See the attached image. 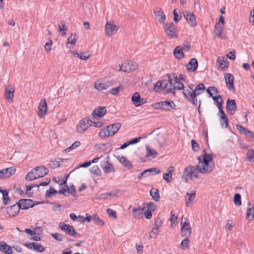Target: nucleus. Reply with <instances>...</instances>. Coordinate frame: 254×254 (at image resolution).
<instances>
[{"label": "nucleus", "instance_id": "nucleus-1", "mask_svg": "<svg viewBox=\"0 0 254 254\" xmlns=\"http://www.w3.org/2000/svg\"><path fill=\"white\" fill-rule=\"evenodd\" d=\"M122 126L121 123H115L110 124L103 128L99 133V136L105 139L114 135L120 129Z\"/></svg>", "mask_w": 254, "mask_h": 254}, {"label": "nucleus", "instance_id": "nucleus-2", "mask_svg": "<svg viewBox=\"0 0 254 254\" xmlns=\"http://www.w3.org/2000/svg\"><path fill=\"white\" fill-rule=\"evenodd\" d=\"M199 173H200V166L199 165L195 166L190 165L185 168L182 177L185 182L187 183L189 177H190L191 180H193V178H198Z\"/></svg>", "mask_w": 254, "mask_h": 254}, {"label": "nucleus", "instance_id": "nucleus-3", "mask_svg": "<svg viewBox=\"0 0 254 254\" xmlns=\"http://www.w3.org/2000/svg\"><path fill=\"white\" fill-rule=\"evenodd\" d=\"M163 26L164 31L168 37L170 38H178V30L173 22L163 23Z\"/></svg>", "mask_w": 254, "mask_h": 254}, {"label": "nucleus", "instance_id": "nucleus-4", "mask_svg": "<svg viewBox=\"0 0 254 254\" xmlns=\"http://www.w3.org/2000/svg\"><path fill=\"white\" fill-rule=\"evenodd\" d=\"M92 121L91 119L87 118H83L78 123L76 126V130L77 132L83 133L92 125Z\"/></svg>", "mask_w": 254, "mask_h": 254}, {"label": "nucleus", "instance_id": "nucleus-5", "mask_svg": "<svg viewBox=\"0 0 254 254\" xmlns=\"http://www.w3.org/2000/svg\"><path fill=\"white\" fill-rule=\"evenodd\" d=\"M40 203V202H37L36 203L30 199H20L17 202V204L20 205V208L22 210H26L29 208L33 207L36 204Z\"/></svg>", "mask_w": 254, "mask_h": 254}, {"label": "nucleus", "instance_id": "nucleus-6", "mask_svg": "<svg viewBox=\"0 0 254 254\" xmlns=\"http://www.w3.org/2000/svg\"><path fill=\"white\" fill-rule=\"evenodd\" d=\"M183 93L186 99L188 102L191 103L194 106H196L197 105V96L198 95L191 92V91L188 89L184 90L183 92Z\"/></svg>", "mask_w": 254, "mask_h": 254}, {"label": "nucleus", "instance_id": "nucleus-7", "mask_svg": "<svg viewBox=\"0 0 254 254\" xmlns=\"http://www.w3.org/2000/svg\"><path fill=\"white\" fill-rule=\"evenodd\" d=\"M20 209H21L20 205H18L16 203L11 206L6 208V214L8 215V217H14L19 214Z\"/></svg>", "mask_w": 254, "mask_h": 254}, {"label": "nucleus", "instance_id": "nucleus-8", "mask_svg": "<svg viewBox=\"0 0 254 254\" xmlns=\"http://www.w3.org/2000/svg\"><path fill=\"white\" fill-rule=\"evenodd\" d=\"M183 14L191 27H194L196 25V17L193 13H190V11H185L183 12Z\"/></svg>", "mask_w": 254, "mask_h": 254}, {"label": "nucleus", "instance_id": "nucleus-9", "mask_svg": "<svg viewBox=\"0 0 254 254\" xmlns=\"http://www.w3.org/2000/svg\"><path fill=\"white\" fill-rule=\"evenodd\" d=\"M226 87L230 91H233L235 89L234 86V77L231 73H227L224 75Z\"/></svg>", "mask_w": 254, "mask_h": 254}, {"label": "nucleus", "instance_id": "nucleus-10", "mask_svg": "<svg viewBox=\"0 0 254 254\" xmlns=\"http://www.w3.org/2000/svg\"><path fill=\"white\" fill-rule=\"evenodd\" d=\"M199 164H202L203 167L200 166V173L202 174H206L211 173L214 168V164L212 163L211 165V162H201V160L199 159Z\"/></svg>", "mask_w": 254, "mask_h": 254}, {"label": "nucleus", "instance_id": "nucleus-11", "mask_svg": "<svg viewBox=\"0 0 254 254\" xmlns=\"http://www.w3.org/2000/svg\"><path fill=\"white\" fill-rule=\"evenodd\" d=\"M16 169L14 167H8L0 170V179L8 178L15 173Z\"/></svg>", "mask_w": 254, "mask_h": 254}, {"label": "nucleus", "instance_id": "nucleus-12", "mask_svg": "<svg viewBox=\"0 0 254 254\" xmlns=\"http://www.w3.org/2000/svg\"><path fill=\"white\" fill-rule=\"evenodd\" d=\"M226 108L230 115H234L237 110V104L235 100L228 98L226 102Z\"/></svg>", "mask_w": 254, "mask_h": 254}, {"label": "nucleus", "instance_id": "nucleus-13", "mask_svg": "<svg viewBox=\"0 0 254 254\" xmlns=\"http://www.w3.org/2000/svg\"><path fill=\"white\" fill-rule=\"evenodd\" d=\"M38 111L37 115L40 118L44 117L46 114L47 111V104L46 100L43 99L41 100L38 105Z\"/></svg>", "mask_w": 254, "mask_h": 254}, {"label": "nucleus", "instance_id": "nucleus-14", "mask_svg": "<svg viewBox=\"0 0 254 254\" xmlns=\"http://www.w3.org/2000/svg\"><path fill=\"white\" fill-rule=\"evenodd\" d=\"M25 246L28 249L39 253H43L46 250L45 248L41 244L35 242L25 244Z\"/></svg>", "mask_w": 254, "mask_h": 254}, {"label": "nucleus", "instance_id": "nucleus-15", "mask_svg": "<svg viewBox=\"0 0 254 254\" xmlns=\"http://www.w3.org/2000/svg\"><path fill=\"white\" fill-rule=\"evenodd\" d=\"M131 102L135 107H138L144 104L146 101L143 98L140 97L138 92H135L131 97Z\"/></svg>", "mask_w": 254, "mask_h": 254}, {"label": "nucleus", "instance_id": "nucleus-16", "mask_svg": "<svg viewBox=\"0 0 254 254\" xmlns=\"http://www.w3.org/2000/svg\"><path fill=\"white\" fill-rule=\"evenodd\" d=\"M14 89L11 85H8L6 86L4 96L5 99L7 101L9 102L12 101L14 97Z\"/></svg>", "mask_w": 254, "mask_h": 254}, {"label": "nucleus", "instance_id": "nucleus-17", "mask_svg": "<svg viewBox=\"0 0 254 254\" xmlns=\"http://www.w3.org/2000/svg\"><path fill=\"white\" fill-rule=\"evenodd\" d=\"M167 79H162L159 80L154 86L153 90L155 92H157L159 90H164L168 86Z\"/></svg>", "mask_w": 254, "mask_h": 254}, {"label": "nucleus", "instance_id": "nucleus-18", "mask_svg": "<svg viewBox=\"0 0 254 254\" xmlns=\"http://www.w3.org/2000/svg\"><path fill=\"white\" fill-rule=\"evenodd\" d=\"M36 172L38 178H42L47 175L49 171L48 169L44 166H39L34 168Z\"/></svg>", "mask_w": 254, "mask_h": 254}, {"label": "nucleus", "instance_id": "nucleus-19", "mask_svg": "<svg viewBox=\"0 0 254 254\" xmlns=\"http://www.w3.org/2000/svg\"><path fill=\"white\" fill-rule=\"evenodd\" d=\"M198 64L195 58L190 59L187 65V70L190 72L195 71L198 67Z\"/></svg>", "mask_w": 254, "mask_h": 254}, {"label": "nucleus", "instance_id": "nucleus-20", "mask_svg": "<svg viewBox=\"0 0 254 254\" xmlns=\"http://www.w3.org/2000/svg\"><path fill=\"white\" fill-rule=\"evenodd\" d=\"M118 28L116 25L107 22L105 27L106 34L109 37L111 36L118 30Z\"/></svg>", "mask_w": 254, "mask_h": 254}, {"label": "nucleus", "instance_id": "nucleus-21", "mask_svg": "<svg viewBox=\"0 0 254 254\" xmlns=\"http://www.w3.org/2000/svg\"><path fill=\"white\" fill-rule=\"evenodd\" d=\"M153 172H155V173L153 174L152 175L158 174L160 173V170L159 169H157L156 168H151L146 169V170H144L143 171L141 172L138 175L137 178L139 180H141L143 177H146L149 175L148 174H147V173H151Z\"/></svg>", "mask_w": 254, "mask_h": 254}, {"label": "nucleus", "instance_id": "nucleus-22", "mask_svg": "<svg viewBox=\"0 0 254 254\" xmlns=\"http://www.w3.org/2000/svg\"><path fill=\"white\" fill-rule=\"evenodd\" d=\"M161 110L164 111H170L172 109H174L175 105L172 100L164 101L161 102Z\"/></svg>", "mask_w": 254, "mask_h": 254}, {"label": "nucleus", "instance_id": "nucleus-23", "mask_svg": "<svg viewBox=\"0 0 254 254\" xmlns=\"http://www.w3.org/2000/svg\"><path fill=\"white\" fill-rule=\"evenodd\" d=\"M236 127L241 134H244L251 138H254V133L253 131L249 130L247 128L244 127L242 125L239 124L237 125Z\"/></svg>", "mask_w": 254, "mask_h": 254}, {"label": "nucleus", "instance_id": "nucleus-24", "mask_svg": "<svg viewBox=\"0 0 254 254\" xmlns=\"http://www.w3.org/2000/svg\"><path fill=\"white\" fill-rule=\"evenodd\" d=\"M118 161L121 163L124 167L127 168L128 169H131L133 166L131 162L127 159L126 157L124 156L117 157Z\"/></svg>", "mask_w": 254, "mask_h": 254}, {"label": "nucleus", "instance_id": "nucleus-25", "mask_svg": "<svg viewBox=\"0 0 254 254\" xmlns=\"http://www.w3.org/2000/svg\"><path fill=\"white\" fill-rule=\"evenodd\" d=\"M0 251L5 254H12L13 253L12 248L4 242H0Z\"/></svg>", "mask_w": 254, "mask_h": 254}, {"label": "nucleus", "instance_id": "nucleus-26", "mask_svg": "<svg viewBox=\"0 0 254 254\" xmlns=\"http://www.w3.org/2000/svg\"><path fill=\"white\" fill-rule=\"evenodd\" d=\"M107 110L105 107H100L97 109L94 110L92 113V115H95L99 118L103 117L106 113Z\"/></svg>", "mask_w": 254, "mask_h": 254}, {"label": "nucleus", "instance_id": "nucleus-27", "mask_svg": "<svg viewBox=\"0 0 254 254\" xmlns=\"http://www.w3.org/2000/svg\"><path fill=\"white\" fill-rule=\"evenodd\" d=\"M101 167L105 173H109L111 172L115 171L112 164L108 161L104 162L101 164Z\"/></svg>", "mask_w": 254, "mask_h": 254}, {"label": "nucleus", "instance_id": "nucleus-28", "mask_svg": "<svg viewBox=\"0 0 254 254\" xmlns=\"http://www.w3.org/2000/svg\"><path fill=\"white\" fill-rule=\"evenodd\" d=\"M59 227L62 231L65 232L66 234L70 235L73 226L61 222L59 224Z\"/></svg>", "mask_w": 254, "mask_h": 254}, {"label": "nucleus", "instance_id": "nucleus-29", "mask_svg": "<svg viewBox=\"0 0 254 254\" xmlns=\"http://www.w3.org/2000/svg\"><path fill=\"white\" fill-rule=\"evenodd\" d=\"M174 171V167L171 166L167 170L168 173L163 174V179L165 180L167 183H169L171 182L172 179V173Z\"/></svg>", "mask_w": 254, "mask_h": 254}, {"label": "nucleus", "instance_id": "nucleus-30", "mask_svg": "<svg viewBox=\"0 0 254 254\" xmlns=\"http://www.w3.org/2000/svg\"><path fill=\"white\" fill-rule=\"evenodd\" d=\"M223 30L224 27L222 26L215 25L214 31L213 32L214 37H218L221 39H225V38L222 36Z\"/></svg>", "mask_w": 254, "mask_h": 254}, {"label": "nucleus", "instance_id": "nucleus-31", "mask_svg": "<svg viewBox=\"0 0 254 254\" xmlns=\"http://www.w3.org/2000/svg\"><path fill=\"white\" fill-rule=\"evenodd\" d=\"M154 14L156 18L160 23H164V21L166 19V16L164 13L163 10L161 8H160L159 10L158 11H154Z\"/></svg>", "mask_w": 254, "mask_h": 254}, {"label": "nucleus", "instance_id": "nucleus-32", "mask_svg": "<svg viewBox=\"0 0 254 254\" xmlns=\"http://www.w3.org/2000/svg\"><path fill=\"white\" fill-rule=\"evenodd\" d=\"M173 54L175 58L177 59H181L185 57V54L183 52V48L181 46H177L175 48Z\"/></svg>", "mask_w": 254, "mask_h": 254}, {"label": "nucleus", "instance_id": "nucleus-33", "mask_svg": "<svg viewBox=\"0 0 254 254\" xmlns=\"http://www.w3.org/2000/svg\"><path fill=\"white\" fill-rule=\"evenodd\" d=\"M248 207L247 208L246 213V218L251 220L254 219V208L253 206H252V204L249 202Z\"/></svg>", "mask_w": 254, "mask_h": 254}, {"label": "nucleus", "instance_id": "nucleus-34", "mask_svg": "<svg viewBox=\"0 0 254 254\" xmlns=\"http://www.w3.org/2000/svg\"><path fill=\"white\" fill-rule=\"evenodd\" d=\"M150 195L155 201L158 202L160 200V197L157 189L152 188L150 191Z\"/></svg>", "mask_w": 254, "mask_h": 254}, {"label": "nucleus", "instance_id": "nucleus-35", "mask_svg": "<svg viewBox=\"0 0 254 254\" xmlns=\"http://www.w3.org/2000/svg\"><path fill=\"white\" fill-rule=\"evenodd\" d=\"M146 157H151L152 158H155L158 154V153L156 150L150 148L148 145L146 146Z\"/></svg>", "mask_w": 254, "mask_h": 254}, {"label": "nucleus", "instance_id": "nucleus-36", "mask_svg": "<svg viewBox=\"0 0 254 254\" xmlns=\"http://www.w3.org/2000/svg\"><path fill=\"white\" fill-rule=\"evenodd\" d=\"M205 90V87L203 83H200L198 85H197L194 91H192V93L195 94L197 95H199L202 93L204 92Z\"/></svg>", "mask_w": 254, "mask_h": 254}, {"label": "nucleus", "instance_id": "nucleus-37", "mask_svg": "<svg viewBox=\"0 0 254 254\" xmlns=\"http://www.w3.org/2000/svg\"><path fill=\"white\" fill-rule=\"evenodd\" d=\"M217 62H219V68L222 71H225L228 68L229 62L227 59H224L219 61L217 60Z\"/></svg>", "mask_w": 254, "mask_h": 254}, {"label": "nucleus", "instance_id": "nucleus-38", "mask_svg": "<svg viewBox=\"0 0 254 254\" xmlns=\"http://www.w3.org/2000/svg\"><path fill=\"white\" fill-rule=\"evenodd\" d=\"M199 159L201 160V162H213V158L211 154H206L201 155L197 157V160L198 161Z\"/></svg>", "mask_w": 254, "mask_h": 254}, {"label": "nucleus", "instance_id": "nucleus-39", "mask_svg": "<svg viewBox=\"0 0 254 254\" xmlns=\"http://www.w3.org/2000/svg\"><path fill=\"white\" fill-rule=\"evenodd\" d=\"M25 179L28 181H31L38 179L36 172H35L34 169L27 174Z\"/></svg>", "mask_w": 254, "mask_h": 254}, {"label": "nucleus", "instance_id": "nucleus-40", "mask_svg": "<svg viewBox=\"0 0 254 254\" xmlns=\"http://www.w3.org/2000/svg\"><path fill=\"white\" fill-rule=\"evenodd\" d=\"M186 196H188V198L187 199L188 201H186V205L187 206H189L190 203L194 200L195 197V191L193 190L191 191L190 193L189 192H187Z\"/></svg>", "mask_w": 254, "mask_h": 254}, {"label": "nucleus", "instance_id": "nucleus-41", "mask_svg": "<svg viewBox=\"0 0 254 254\" xmlns=\"http://www.w3.org/2000/svg\"><path fill=\"white\" fill-rule=\"evenodd\" d=\"M109 87V85H108L106 83L96 82L95 84V88L99 91H102L103 90L106 89Z\"/></svg>", "mask_w": 254, "mask_h": 254}, {"label": "nucleus", "instance_id": "nucleus-42", "mask_svg": "<svg viewBox=\"0 0 254 254\" xmlns=\"http://www.w3.org/2000/svg\"><path fill=\"white\" fill-rule=\"evenodd\" d=\"M190 241L188 237H185L181 243V248L183 250H187L190 246Z\"/></svg>", "mask_w": 254, "mask_h": 254}, {"label": "nucleus", "instance_id": "nucleus-43", "mask_svg": "<svg viewBox=\"0 0 254 254\" xmlns=\"http://www.w3.org/2000/svg\"><path fill=\"white\" fill-rule=\"evenodd\" d=\"M182 236L183 237H190L191 234V228H185L184 229L181 228Z\"/></svg>", "mask_w": 254, "mask_h": 254}, {"label": "nucleus", "instance_id": "nucleus-44", "mask_svg": "<svg viewBox=\"0 0 254 254\" xmlns=\"http://www.w3.org/2000/svg\"><path fill=\"white\" fill-rule=\"evenodd\" d=\"M66 31L65 21L63 20L59 24V32L61 33L63 36H64L66 34Z\"/></svg>", "mask_w": 254, "mask_h": 254}, {"label": "nucleus", "instance_id": "nucleus-45", "mask_svg": "<svg viewBox=\"0 0 254 254\" xmlns=\"http://www.w3.org/2000/svg\"><path fill=\"white\" fill-rule=\"evenodd\" d=\"M93 221L99 226H103L105 225L104 221L101 219L97 214L93 215Z\"/></svg>", "mask_w": 254, "mask_h": 254}, {"label": "nucleus", "instance_id": "nucleus-46", "mask_svg": "<svg viewBox=\"0 0 254 254\" xmlns=\"http://www.w3.org/2000/svg\"><path fill=\"white\" fill-rule=\"evenodd\" d=\"M78 39L77 35L75 33H71L70 36L67 39V44L69 43L73 46L75 44L76 41Z\"/></svg>", "mask_w": 254, "mask_h": 254}, {"label": "nucleus", "instance_id": "nucleus-47", "mask_svg": "<svg viewBox=\"0 0 254 254\" xmlns=\"http://www.w3.org/2000/svg\"><path fill=\"white\" fill-rule=\"evenodd\" d=\"M173 75L174 78L175 79V83L178 84L177 86L174 85V89H176V90L184 89V90H185L184 89L185 86H184V84L181 81H177V76L175 75V74H173Z\"/></svg>", "mask_w": 254, "mask_h": 254}, {"label": "nucleus", "instance_id": "nucleus-48", "mask_svg": "<svg viewBox=\"0 0 254 254\" xmlns=\"http://www.w3.org/2000/svg\"><path fill=\"white\" fill-rule=\"evenodd\" d=\"M234 204L237 206H240L242 204L241 196L239 193L235 194L233 198Z\"/></svg>", "mask_w": 254, "mask_h": 254}, {"label": "nucleus", "instance_id": "nucleus-49", "mask_svg": "<svg viewBox=\"0 0 254 254\" xmlns=\"http://www.w3.org/2000/svg\"><path fill=\"white\" fill-rule=\"evenodd\" d=\"M159 232V228L158 227H154L150 233L149 236V238H156Z\"/></svg>", "mask_w": 254, "mask_h": 254}, {"label": "nucleus", "instance_id": "nucleus-50", "mask_svg": "<svg viewBox=\"0 0 254 254\" xmlns=\"http://www.w3.org/2000/svg\"><path fill=\"white\" fill-rule=\"evenodd\" d=\"M247 161L254 162V150L253 149L248 150L247 153Z\"/></svg>", "mask_w": 254, "mask_h": 254}, {"label": "nucleus", "instance_id": "nucleus-51", "mask_svg": "<svg viewBox=\"0 0 254 254\" xmlns=\"http://www.w3.org/2000/svg\"><path fill=\"white\" fill-rule=\"evenodd\" d=\"M2 202L4 205H7L9 204L10 201V198L8 195V191L7 190L6 192L4 193L2 195Z\"/></svg>", "mask_w": 254, "mask_h": 254}, {"label": "nucleus", "instance_id": "nucleus-52", "mask_svg": "<svg viewBox=\"0 0 254 254\" xmlns=\"http://www.w3.org/2000/svg\"><path fill=\"white\" fill-rule=\"evenodd\" d=\"M73 55H74V57H77L81 60L84 61L87 60L90 57V55H88V56H85L83 55V53H78L77 52L75 51L73 52Z\"/></svg>", "mask_w": 254, "mask_h": 254}, {"label": "nucleus", "instance_id": "nucleus-53", "mask_svg": "<svg viewBox=\"0 0 254 254\" xmlns=\"http://www.w3.org/2000/svg\"><path fill=\"white\" fill-rule=\"evenodd\" d=\"M58 193V191L54 189L53 188L51 187L49 190L46 191L45 193V197L46 198L50 197Z\"/></svg>", "mask_w": 254, "mask_h": 254}, {"label": "nucleus", "instance_id": "nucleus-54", "mask_svg": "<svg viewBox=\"0 0 254 254\" xmlns=\"http://www.w3.org/2000/svg\"><path fill=\"white\" fill-rule=\"evenodd\" d=\"M220 122L222 126L225 125V127H228L229 126V120L227 115H224L220 117Z\"/></svg>", "mask_w": 254, "mask_h": 254}, {"label": "nucleus", "instance_id": "nucleus-55", "mask_svg": "<svg viewBox=\"0 0 254 254\" xmlns=\"http://www.w3.org/2000/svg\"><path fill=\"white\" fill-rule=\"evenodd\" d=\"M124 88L122 86L120 85L117 87L113 88L110 89L109 92L114 95H117L121 90H123Z\"/></svg>", "mask_w": 254, "mask_h": 254}, {"label": "nucleus", "instance_id": "nucleus-56", "mask_svg": "<svg viewBox=\"0 0 254 254\" xmlns=\"http://www.w3.org/2000/svg\"><path fill=\"white\" fill-rule=\"evenodd\" d=\"M211 97H212L214 101L216 103L217 107L219 103H221V105H222L223 103V99L221 95H219L218 96H213V95Z\"/></svg>", "mask_w": 254, "mask_h": 254}, {"label": "nucleus", "instance_id": "nucleus-57", "mask_svg": "<svg viewBox=\"0 0 254 254\" xmlns=\"http://www.w3.org/2000/svg\"><path fill=\"white\" fill-rule=\"evenodd\" d=\"M60 162L57 160H50L49 166L52 169H55L60 166Z\"/></svg>", "mask_w": 254, "mask_h": 254}, {"label": "nucleus", "instance_id": "nucleus-58", "mask_svg": "<svg viewBox=\"0 0 254 254\" xmlns=\"http://www.w3.org/2000/svg\"><path fill=\"white\" fill-rule=\"evenodd\" d=\"M91 172L98 176H100L101 175V171L97 166H93L91 169Z\"/></svg>", "mask_w": 254, "mask_h": 254}, {"label": "nucleus", "instance_id": "nucleus-59", "mask_svg": "<svg viewBox=\"0 0 254 254\" xmlns=\"http://www.w3.org/2000/svg\"><path fill=\"white\" fill-rule=\"evenodd\" d=\"M163 220L159 217L155 218L154 227L160 228L163 225Z\"/></svg>", "mask_w": 254, "mask_h": 254}, {"label": "nucleus", "instance_id": "nucleus-60", "mask_svg": "<svg viewBox=\"0 0 254 254\" xmlns=\"http://www.w3.org/2000/svg\"><path fill=\"white\" fill-rule=\"evenodd\" d=\"M191 144L192 147V149L194 152H197L199 149V146L198 145V144L197 143V142L194 140L192 139L191 140Z\"/></svg>", "mask_w": 254, "mask_h": 254}, {"label": "nucleus", "instance_id": "nucleus-61", "mask_svg": "<svg viewBox=\"0 0 254 254\" xmlns=\"http://www.w3.org/2000/svg\"><path fill=\"white\" fill-rule=\"evenodd\" d=\"M51 236L53 238H54L55 240H56L58 242H62L63 240V237L62 234L55 233H52Z\"/></svg>", "mask_w": 254, "mask_h": 254}, {"label": "nucleus", "instance_id": "nucleus-62", "mask_svg": "<svg viewBox=\"0 0 254 254\" xmlns=\"http://www.w3.org/2000/svg\"><path fill=\"white\" fill-rule=\"evenodd\" d=\"M143 205H146V208L148 210H151L152 209H156L155 208L156 206L155 204L153 202H144L143 203Z\"/></svg>", "mask_w": 254, "mask_h": 254}, {"label": "nucleus", "instance_id": "nucleus-63", "mask_svg": "<svg viewBox=\"0 0 254 254\" xmlns=\"http://www.w3.org/2000/svg\"><path fill=\"white\" fill-rule=\"evenodd\" d=\"M106 211L107 213L110 217H113L114 219L117 218V213L115 211L113 210L112 209L108 208Z\"/></svg>", "mask_w": 254, "mask_h": 254}, {"label": "nucleus", "instance_id": "nucleus-64", "mask_svg": "<svg viewBox=\"0 0 254 254\" xmlns=\"http://www.w3.org/2000/svg\"><path fill=\"white\" fill-rule=\"evenodd\" d=\"M185 228H191L190 221L187 219H186L184 222L182 220L181 222V228L184 229Z\"/></svg>", "mask_w": 254, "mask_h": 254}]
</instances>
